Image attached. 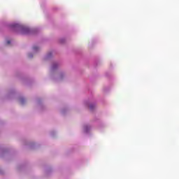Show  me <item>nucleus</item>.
<instances>
[{"label":"nucleus","instance_id":"11","mask_svg":"<svg viewBox=\"0 0 179 179\" xmlns=\"http://www.w3.org/2000/svg\"><path fill=\"white\" fill-rule=\"evenodd\" d=\"M64 41H61V43H64Z\"/></svg>","mask_w":179,"mask_h":179},{"label":"nucleus","instance_id":"3","mask_svg":"<svg viewBox=\"0 0 179 179\" xmlns=\"http://www.w3.org/2000/svg\"><path fill=\"white\" fill-rule=\"evenodd\" d=\"M65 78V73H59V74L57 75V78H55L56 82H59V80H62Z\"/></svg>","mask_w":179,"mask_h":179},{"label":"nucleus","instance_id":"7","mask_svg":"<svg viewBox=\"0 0 179 179\" xmlns=\"http://www.w3.org/2000/svg\"><path fill=\"white\" fill-rule=\"evenodd\" d=\"M51 57H52V52H48L45 57V59H50V58H51Z\"/></svg>","mask_w":179,"mask_h":179},{"label":"nucleus","instance_id":"2","mask_svg":"<svg viewBox=\"0 0 179 179\" xmlns=\"http://www.w3.org/2000/svg\"><path fill=\"white\" fill-rule=\"evenodd\" d=\"M84 106H85V107H88L91 111H93V110L96 108V103H90L88 101L84 102Z\"/></svg>","mask_w":179,"mask_h":179},{"label":"nucleus","instance_id":"4","mask_svg":"<svg viewBox=\"0 0 179 179\" xmlns=\"http://www.w3.org/2000/svg\"><path fill=\"white\" fill-rule=\"evenodd\" d=\"M91 129H92V127H90V125H89V124H85V125H84V127H83V131H84L85 134H87V132H89V131H90Z\"/></svg>","mask_w":179,"mask_h":179},{"label":"nucleus","instance_id":"10","mask_svg":"<svg viewBox=\"0 0 179 179\" xmlns=\"http://www.w3.org/2000/svg\"><path fill=\"white\" fill-rule=\"evenodd\" d=\"M6 44H8V45L10 44V41H7Z\"/></svg>","mask_w":179,"mask_h":179},{"label":"nucleus","instance_id":"1","mask_svg":"<svg viewBox=\"0 0 179 179\" xmlns=\"http://www.w3.org/2000/svg\"><path fill=\"white\" fill-rule=\"evenodd\" d=\"M10 27L13 29L15 31H19L21 34H29L30 33V29L20 24H11Z\"/></svg>","mask_w":179,"mask_h":179},{"label":"nucleus","instance_id":"5","mask_svg":"<svg viewBox=\"0 0 179 179\" xmlns=\"http://www.w3.org/2000/svg\"><path fill=\"white\" fill-rule=\"evenodd\" d=\"M58 66H59V64L57 62L53 63L51 67V71L54 72V71H55V69H57Z\"/></svg>","mask_w":179,"mask_h":179},{"label":"nucleus","instance_id":"9","mask_svg":"<svg viewBox=\"0 0 179 179\" xmlns=\"http://www.w3.org/2000/svg\"><path fill=\"white\" fill-rule=\"evenodd\" d=\"M28 56L29 58H33V55H31V53H29Z\"/></svg>","mask_w":179,"mask_h":179},{"label":"nucleus","instance_id":"6","mask_svg":"<svg viewBox=\"0 0 179 179\" xmlns=\"http://www.w3.org/2000/svg\"><path fill=\"white\" fill-rule=\"evenodd\" d=\"M33 51L34 52H38V51H40V48L37 45H35L33 47Z\"/></svg>","mask_w":179,"mask_h":179},{"label":"nucleus","instance_id":"8","mask_svg":"<svg viewBox=\"0 0 179 179\" xmlns=\"http://www.w3.org/2000/svg\"><path fill=\"white\" fill-rule=\"evenodd\" d=\"M20 103L22 104V106H23V104L26 103V99H24L23 97L20 98Z\"/></svg>","mask_w":179,"mask_h":179}]
</instances>
